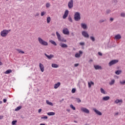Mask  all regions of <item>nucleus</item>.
<instances>
[{
	"label": "nucleus",
	"instance_id": "a211bd4d",
	"mask_svg": "<svg viewBox=\"0 0 125 125\" xmlns=\"http://www.w3.org/2000/svg\"><path fill=\"white\" fill-rule=\"evenodd\" d=\"M88 87L90 88L91 87V85H94V83L92 81H90L88 83Z\"/></svg>",
	"mask_w": 125,
	"mask_h": 125
},
{
	"label": "nucleus",
	"instance_id": "a18cd8bd",
	"mask_svg": "<svg viewBox=\"0 0 125 125\" xmlns=\"http://www.w3.org/2000/svg\"><path fill=\"white\" fill-rule=\"evenodd\" d=\"M72 93H75L76 92V89L73 88L71 91Z\"/></svg>",
	"mask_w": 125,
	"mask_h": 125
},
{
	"label": "nucleus",
	"instance_id": "4d7b16f0",
	"mask_svg": "<svg viewBox=\"0 0 125 125\" xmlns=\"http://www.w3.org/2000/svg\"><path fill=\"white\" fill-rule=\"evenodd\" d=\"M42 112V109H39L38 110V113H41Z\"/></svg>",
	"mask_w": 125,
	"mask_h": 125
},
{
	"label": "nucleus",
	"instance_id": "423d86ee",
	"mask_svg": "<svg viewBox=\"0 0 125 125\" xmlns=\"http://www.w3.org/2000/svg\"><path fill=\"white\" fill-rule=\"evenodd\" d=\"M80 26L81 27V28H82V29H83V30H87L88 29V27H87V24H86V23H81L80 24Z\"/></svg>",
	"mask_w": 125,
	"mask_h": 125
},
{
	"label": "nucleus",
	"instance_id": "680f3d73",
	"mask_svg": "<svg viewBox=\"0 0 125 125\" xmlns=\"http://www.w3.org/2000/svg\"><path fill=\"white\" fill-rule=\"evenodd\" d=\"M40 125H45V124H40Z\"/></svg>",
	"mask_w": 125,
	"mask_h": 125
},
{
	"label": "nucleus",
	"instance_id": "de8ad7c7",
	"mask_svg": "<svg viewBox=\"0 0 125 125\" xmlns=\"http://www.w3.org/2000/svg\"><path fill=\"white\" fill-rule=\"evenodd\" d=\"M46 13L45 12H42L41 13V16H43V15H45Z\"/></svg>",
	"mask_w": 125,
	"mask_h": 125
},
{
	"label": "nucleus",
	"instance_id": "c03bdc74",
	"mask_svg": "<svg viewBox=\"0 0 125 125\" xmlns=\"http://www.w3.org/2000/svg\"><path fill=\"white\" fill-rule=\"evenodd\" d=\"M50 6V3H47L46 4V7L48 8V7H49Z\"/></svg>",
	"mask_w": 125,
	"mask_h": 125
},
{
	"label": "nucleus",
	"instance_id": "412c9836",
	"mask_svg": "<svg viewBox=\"0 0 125 125\" xmlns=\"http://www.w3.org/2000/svg\"><path fill=\"white\" fill-rule=\"evenodd\" d=\"M100 90L101 93H102L103 94H107V92H106V91H105V90H104L103 88H101Z\"/></svg>",
	"mask_w": 125,
	"mask_h": 125
},
{
	"label": "nucleus",
	"instance_id": "8fccbe9b",
	"mask_svg": "<svg viewBox=\"0 0 125 125\" xmlns=\"http://www.w3.org/2000/svg\"><path fill=\"white\" fill-rule=\"evenodd\" d=\"M98 54H99V55H100V56H102V55H103V54H102V53L100 52H99L98 53Z\"/></svg>",
	"mask_w": 125,
	"mask_h": 125
},
{
	"label": "nucleus",
	"instance_id": "338daca9",
	"mask_svg": "<svg viewBox=\"0 0 125 125\" xmlns=\"http://www.w3.org/2000/svg\"><path fill=\"white\" fill-rule=\"evenodd\" d=\"M74 123H77V122H76V121H74Z\"/></svg>",
	"mask_w": 125,
	"mask_h": 125
},
{
	"label": "nucleus",
	"instance_id": "6e6d98bb",
	"mask_svg": "<svg viewBox=\"0 0 125 125\" xmlns=\"http://www.w3.org/2000/svg\"><path fill=\"white\" fill-rule=\"evenodd\" d=\"M79 20H81V15L79 13Z\"/></svg>",
	"mask_w": 125,
	"mask_h": 125
},
{
	"label": "nucleus",
	"instance_id": "f03ea898",
	"mask_svg": "<svg viewBox=\"0 0 125 125\" xmlns=\"http://www.w3.org/2000/svg\"><path fill=\"white\" fill-rule=\"evenodd\" d=\"M56 34L57 36L58 40L59 41V42H67L65 39L61 38V35H60V34H59L58 32H56Z\"/></svg>",
	"mask_w": 125,
	"mask_h": 125
},
{
	"label": "nucleus",
	"instance_id": "864d4df0",
	"mask_svg": "<svg viewBox=\"0 0 125 125\" xmlns=\"http://www.w3.org/2000/svg\"><path fill=\"white\" fill-rule=\"evenodd\" d=\"M75 67H78L79 66V63H76L74 64Z\"/></svg>",
	"mask_w": 125,
	"mask_h": 125
},
{
	"label": "nucleus",
	"instance_id": "cd10ccee",
	"mask_svg": "<svg viewBox=\"0 0 125 125\" xmlns=\"http://www.w3.org/2000/svg\"><path fill=\"white\" fill-rule=\"evenodd\" d=\"M115 83V80H112L110 82H109V85H113Z\"/></svg>",
	"mask_w": 125,
	"mask_h": 125
},
{
	"label": "nucleus",
	"instance_id": "9b49d317",
	"mask_svg": "<svg viewBox=\"0 0 125 125\" xmlns=\"http://www.w3.org/2000/svg\"><path fill=\"white\" fill-rule=\"evenodd\" d=\"M62 33L64 34V35H69L70 34V32H69V30H68V28H64L62 30Z\"/></svg>",
	"mask_w": 125,
	"mask_h": 125
},
{
	"label": "nucleus",
	"instance_id": "37998d69",
	"mask_svg": "<svg viewBox=\"0 0 125 125\" xmlns=\"http://www.w3.org/2000/svg\"><path fill=\"white\" fill-rule=\"evenodd\" d=\"M68 20L70 22H73V20H72V18L71 17H68Z\"/></svg>",
	"mask_w": 125,
	"mask_h": 125
},
{
	"label": "nucleus",
	"instance_id": "a878e982",
	"mask_svg": "<svg viewBox=\"0 0 125 125\" xmlns=\"http://www.w3.org/2000/svg\"><path fill=\"white\" fill-rule=\"evenodd\" d=\"M16 50H17V51H18L19 53H21L22 54H24V53H25V52L19 49H16Z\"/></svg>",
	"mask_w": 125,
	"mask_h": 125
},
{
	"label": "nucleus",
	"instance_id": "5fc2aeb1",
	"mask_svg": "<svg viewBox=\"0 0 125 125\" xmlns=\"http://www.w3.org/2000/svg\"><path fill=\"white\" fill-rule=\"evenodd\" d=\"M75 57H79V53L76 54H75Z\"/></svg>",
	"mask_w": 125,
	"mask_h": 125
},
{
	"label": "nucleus",
	"instance_id": "4be33fe9",
	"mask_svg": "<svg viewBox=\"0 0 125 125\" xmlns=\"http://www.w3.org/2000/svg\"><path fill=\"white\" fill-rule=\"evenodd\" d=\"M123 103V100H119L117 99L115 101L114 103H116V104H118V103Z\"/></svg>",
	"mask_w": 125,
	"mask_h": 125
},
{
	"label": "nucleus",
	"instance_id": "603ef678",
	"mask_svg": "<svg viewBox=\"0 0 125 125\" xmlns=\"http://www.w3.org/2000/svg\"><path fill=\"white\" fill-rule=\"evenodd\" d=\"M3 103H6L7 100H6V99H4L3 100Z\"/></svg>",
	"mask_w": 125,
	"mask_h": 125
},
{
	"label": "nucleus",
	"instance_id": "774afa93",
	"mask_svg": "<svg viewBox=\"0 0 125 125\" xmlns=\"http://www.w3.org/2000/svg\"><path fill=\"white\" fill-rule=\"evenodd\" d=\"M7 1L8 0H6Z\"/></svg>",
	"mask_w": 125,
	"mask_h": 125
},
{
	"label": "nucleus",
	"instance_id": "69168bd1",
	"mask_svg": "<svg viewBox=\"0 0 125 125\" xmlns=\"http://www.w3.org/2000/svg\"><path fill=\"white\" fill-rule=\"evenodd\" d=\"M82 49H84V47L83 46V47H82Z\"/></svg>",
	"mask_w": 125,
	"mask_h": 125
},
{
	"label": "nucleus",
	"instance_id": "0e129e2a",
	"mask_svg": "<svg viewBox=\"0 0 125 125\" xmlns=\"http://www.w3.org/2000/svg\"><path fill=\"white\" fill-rule=\"evenodd\" d=\"M82 102V101L80 99H79V102Z\"/></svg>",
	"mask_w": 125,
	"mask_h": 125
},
{
	"label": "nucleus",
	"instance_id": "49530a36",
	"mask_svg": "<svg viewBox=\"0 0 125 125\" xmlns=\"http://www.w3.org/2000/svg\"><path fill=\"white\" fill-rule=\"evenodd\" d=\"M16 123H17V121H13L12 122V125H14L15 124H16Z\"/></svg>",
	"mask_w": 125,
	"mask_h": 125
},
{
	"label": "nucleus",
	"instance_id": "7ed1b4c3",
	"mask_svg": "<svg viewBox=\"0 0 125 125\" xmlns=\"http://www.w3.org/2000/svg\"><path fill=\"white\" fill-rule=\"evenodd\" d=\"M38 42L40 43V44H42V45H48V43H47V42L44 41L40 37L38 38Z\"/></svg>",
	"mask_w": 125,
	"mask_h": 125
},
{
	"label": "nucleus",
	"instance_id": "dca6fc26",
	"mask_svg": "<svg viewBox=\"0 0 125 125\" xmlns=\"http://www.w3.org/2000/svg\"><path fill=\"white\" fill-rule=\"evenodd\" d=\"M60 45L62 47V48H67V47H68V45L67 44L63 43H61Z\"/></svg>",
	"mask_w": 125,
	"mask_h": 125
},
{
	"label": "nucleus",
	"instance_id": "f704fd0d",
	"mask_svg": "<svg viewBox=\"0 0 125 125\" xmlns=\"http://www.w3.org/2000/svg\"><path fill=\"white\" fill-rule=\"evenodd\" d=\"M51 21V19H50V17L47 18V23H50V21Z\"/></svg>",
	"mask_w": 125,
	"mask_h": 125
},
{
	"label": "nucleus",
	"instance_id": "aec40b11",
	"mask_svg": "<svg viewBox=\"0 0 125 125\" xmlns=\"http://www.w3.org/2000/svg\"><path fill=\"white\" fill-rule=\"evenodd\" d=\"M111 3L113 5H117V4L118 3V0H112Z\"/></svg>",
	"mask_w": 125,
	"mask_h": 125
},
{
	"label": "nucleus",
	"instance_id": "bf43d9fd",
	"mask_svg": "<svg viewBox=\"0 0 125 125\" xmlns=\"http://www.w3.org/2000/svg\"><path fill=\"white\" fill-rule=\"evenodd\" d=\"M93 61V60H90L89 61V63H91V62H92Z\"/></svg>",
	"mask_w": 125,
	"mask_h": 125
},
{
	"label": "nucleus",
	"instance_id": "f257e3e1",
	"mask_svg": "<svg viewBox=\"0 0 125 125\" xmlns=\"http://www.w3.org/2000/svg\"><path fill=\"white\" fill-rule=\"evenodd\" d=\"M10 31H11V30L9 29V30H3L2 31H1L0 33V36L1 37H6V36H7V35H8V33H9V32H10Z\"/></svg>",
	"mask_w": 125,
	"mask_h": 125
},
{
	"label": "nucleus",
	"instance_id": "1a4fd4ad",
	"mask_svg": "<svg viewBox=\"0 0 125 125\" xmlns=\"http://www.w3.org/2000/svg\"><path fill=\"white\" fill-rule=\"evenodd\" d=\"M81 111L83 112V113H85L86 114H89V110L86 108L82 107Z\"/></svg>",
	"mask_w": 125,
	"mask_h": 125
},
{
	"label": "nucleus",
	"instance_id": "e2e57ef3",
	"mask_svg": "<svg viewBox=\"0 0 125 125\" xmlns=\"http://www.w3.org/2000/svg\"><path fill=\"white\" fill-rule=\"evenodd\" d=\"M2 103V101H0V104H1Z\"/></svg>",
	"mask_w": 125,
	"mask_h": 125
},
{
	"label": "nucleus",
	"instance_id": "f8f14e48",
	"mask_svg": "<svg viewBox=\"0 0 125 125\" xmlns=\"http://www.w3.org/2000/svg\"><path fill=\"white\" fill-rule=\"evenodd\" d=\"M74 20L79 21V12H76L74 15Z\"/></svg>",
	"mask_w": 125,
	"mask_h": 125
},
{
	"label": "nucleus",
	"instance_id": "c85d7f7f",
	"mask_svg": "<svg viewBox=\"0 0 125 125\" xmlns=\"http://www.w3.org/2000/svg\"><path fill=\"white\" fill-rule=\"evenodd\" d=\"M122 70H118L115 71V74L116 75H120V74L122 73Z\"/></svg>",
	"mask_w": 125,
	"mask_h": 125
},
{
	"label": "nucleus",
	"instance_id": "72a5a7b5",
	"mask_svg": "<svg viewBox=\"0 0 125 125\" xmlns=\"http://www.w3.org/2000/svg\"><path fill=\"white\" fill-rule=\"evenodd\" d=\"M120 83L122 85H125V80H123V81H120Z\"/></svg>",
	"mask_w": 125,
	"mask_h": 125
},
{
	"label": "nucleus",
	"instance_id": "20e7f679",
	"mask_svg": "<svg viewBox=\"0 0 125 125\" xmlns=\"http://www.w3.org/2000/svg\"><path fill=\"white\" fill-rule=\"evenodd\" d=\"M118 62H119V60H112L108 63V65L109 66V67H111V66H112V65H115V64H117Z\"/></svg>",
	"mask_w": 125,
	"mask_h": 125
},
{
	"label": "nucleus",
	"instance_id": "4468645a",
	"mask_svg": "<svg viewBox=\"0 0 125 125\" xmlns=\"http://www.w3.org/2000/svg\"><path fill=\"white\" fill-rule=\"evenodd\" d=\"M121 39H122V36L120 35V34H117L114 37V40H121Z\"/></svg>",
	"mask_w": 125,
	"mask_h": 125
},
{
	"label": "nucleus",
	"instance_id": "a19ab883",
	"mask_svg": "<svg viewBox=\"0 0 125 125\" xmlns=\"http://www.w3.org/2000/svg\"><path fill=\"white\" fill-rule=\"evenodd\" d=\"M83 52H82V51H79V57H81V56H82V55L83 54Z\"/></svg>",
	"mask_w": 125,
	"mask_h": 125
},
{
	"label": "nucleus",
	"instance_id": "ddd939ff",
	"mask_svg": "<svg viewBox=\"0 0 125 125\" xmlns=\"http://www.w3.org/2000/svg\"><path fill=\"white\" fill-rule=\"evenodd\" d=\"M68 14H69V11L68 10H65L64 14L63 16V19H65L67 16H68Z\"/></svg>",
	"mask_w": 125,
	"mask_h": 125
},
{
	"label": "nucleus",
	"instance_id": "473e14b6",
	"mask_svg": "<svg viewBox=\"0 0 125 125\" xmlns=\"http://www.w3.org/2000/svg\"><path fill=\"white\" fill-rule=\"evenodd\" d=\"M90 39L92 41V42H95V38H94V37L90 36Z\"/></svg>",
	"mask_w": 125,
	"mask_h": 125
},
{
	"label": "nucleus",
	"instance_id": "e433bc0d",
	"mask_svg": "<svg viewBox=\"0 0 125 125\" xmlns=\"http://www.w3.org/2000/svg\"><path fill=\"white\" fill-rule=\"evenodd\" d=\"M106 14H109L111 13V10L110 9L106 10Z\"/></svg>",
	"mask_w": 125,
	"mask_h": 125
},
{
	"label": "nucleus",
	"instance_id": "6e6552de",
	"mask_svg": "<svg viewBox=\"0 0 125 125\" xmlns=\"http://www.w3.org/2000/svg\"><path fill=\"white\" fill-rule=\"evenodd\" d=\"M73 5H74V0H70V1H69L68 4V6L69 8H72Z\"/></svg>",
	"mask_w": 125,
	"mask_h": 125
},
{
	"label": "nucleus",
	"instance_id": "bb28decb",
	"mask_svg": "<svg viewBox=\"0 0 125 125\" xmlns=\"http://www.w3.org/2000/svg\"><path fill=\"white\" fill-rule=\"evenodd\" d=\"M10 73H12V70L11 69H8L4 72V74H10Z\"/></svg>",
	"mask_w": 125,
	"mask_h": 125
},
{
	"label": "nucleus",
	"instance_id": "2eb2a0df",
	"mask_svg": "<svg viewBox=\"0 0 125 125\" xmlns=\"http://www.w3.org/2000/svg\"><path fill=\"white\" fill-rule=\"evenodd\" d=\"M94 67L95 70H102V66L98 65H95Z\"/></svg>",
	"mask_w": 125,
	"mask_h": 125
},
{
	"label": "nucleus",
	"instance_id": "f3484780",
	"mask_svg": "<svg viewBox=\"0 0 125 125\" xmlns=\"http://www.w3.org/2000/svg\"><path fill=\"white\" fill-rule=\"evenodd\" d=\"M44 55L46 56V57H47V58H48V59H49L50 60V59H51V58H53V57H54V56L53 55H48L46 54H44Z\"/></svg>",
	"mask_w": 125,
	"mask_h": 125
},
{
	"label": "nucleus",
	"instance_id": "c9c22d12",
	"mask_svg": "<svg viewBox=\"0 0 125 125\" xmlns=\"http://www.w3.org/2000/svg\"><path fill=\"white\" fill-rule=\"evenodd\" d=\"M21 108H22V106H18L16 108L15 111H19V110H20V109H21Z\"/></svg>",
	"mask_w": 125,
	"mask_h": 125
},
{
	"label": "nucleus",
	"instance_id": "2f4dec72",
	"mask_svg": "<svg viewBox=\"0 0 125 125\" xmlns=\"http://www.w3.org/2000/svg\"><path fill=\"white\" fill-rule=\"evenodd\" d=\"M46 104L48 105H50V106H53V104L50 102H49V101L47 100L46 101Z\"/></svg>",
	"mask_w": 125,
	"mask_h": 125
},
{
	"label": "nucleus",
	"instance_id": "58836bf2",
	"mask_svg": "<svg viewBox=\"0 0 125 125\" xmlns=\"http://www.w3.org/2000/svg\"><path fill=\"white\" fill-rule=\"evenodd\" d=\"M70 108H71L72 110H76V107H75L73 104L70 105Z\"/></svg>",
	"mask_w": 125,
	"mask_h": 125
},
{
	"label": "nucleus",
	"instance_id": "ea45409f",
	"mask_svg": "<svg viewBox=\"0 0 125 125\" xmlns=\"http://www.w3.org/2000/svg\"><path fill=\"white\" fill-rule=\"evenodd\" d=\"M80 45H81L82 46H84L85 43H84V42H81L80 43Z\"/></svg>",
	"mask_w": 125,
	"mask_h": 125
},
{
	"label": "nucleus",
	"instance_id": "0eeeda50",
	"mask_svg": "<svg viewBox=\"0 0 125 125\" xmlns=\"http://www.w3.org/2000/svg\"><path fill=\"white\" fill-rule=\"evenodd\" d=\"M93 110L95 112V113H96V114L98 115V116H102V113L99 110L96 109V108H93Z\"/></svg>",
	"mask_w": 125,
	"mask_h": 125
},
{
	"label": "nucleus",
	"instance_id": "c756f323",
	"mask_svg": "<svg viewBox=\"0 0 125 125\" xmlns=\"http://www.w3.org/2000/svg\"><path fill=\"white\" fill-rule=\"evenodd\" d=\"M52 68H58L59 66H58V65H57V64L52 63Z\"/></svg>",
	"mask_w": 125,
	"mask_h": 125
},
{
	"label": "nucleus",
	"instance_id": "79ce46f5",
	"mask_svg": "<svg viewBox=\"0 0 125 125\" xmlns=\"http://www.w3.org/2000/svg\"><path fill=\"white\" fill-rule=\"evenodd\" d=\"M48 118V117H47V116H43L41 117V119H44V120H47Z\"/></svg>",
	"mask_w": 125,
	"mask_h": 125
},
{
	"label": "nucleus",
	"instance_id": "6ab92c4d",
	"mask_svg": "<svg viewBox=\"0 0 125 125\" xmlns=\"http://www.w3.org/2000/svg\"><path fill=\"white\" fill-rule=\"evenodd\" d=\"M110 99V97L105 96L103 98V101H108Z\"/></svg>",
	"mask_w": 125,
	"mask_h": 125
},
{
	"label": "nucleus",
	"instance_id": "13d9d810",
	"mask_svg": "<svg viewBox=\"0 0 125 125\" xmlns=\"http://www.w3.org/2000/svg\"><path fill=\"white\" fill-rule=\"evenodd\" d=\"M3 116H0V120H2V119H3Z\"/></svg>",
	"mask_w": 125,
	"mask_h": 125
},
{
	"label": "nucleus",
	"instance_id": "052dcab7",
	"mask_svg": "<svg viewBox=\"0 0 125 125\" xmlns=\"http://www.w3.org/2000/svg\"><path fill=\"white\" fill-rule=\"evenodd\" d=\"M2 65V62H1L0 61V65Z\"/></svg>",
	"mask_w": 125,
	"mask_h": 125
},
{
	"label": "nucleus",
	"instance_id": "9d476101",
	"mask_svg": "<svg viewBox=\"0 0 125 125\" xmlns=\"http://www.w3.org/2000/svg\"><path fill=\"white\" fill-rule=\"evenodd\" d=\"M39 67L41 72H42V73H43V72L44 71V66H43V64H42V63H40Z\"/></svg>",
	"mask_w": 125,
	"mask_h": 125
},
{
	"label": "nucleus",
	"instance_id": "b1692460",
	"mask_svg": "<svg viewBox=\"0 0 125 125\" xmlns=\"http://www.w3.org/2000/svg\"><path fill=\"white\" fill-rule=\"evenodd\" d=\"M60 83L58 82L57 83L55 84L54 85V88L56 89V88H58V87H59V86H60Z\"/></svg>",
	"mask_w": 125,
	"mask_h": 125
},
{
	"label": "nucleus",
	"instance_id": "7c9ffc66",
	"mask_svg": "<svg viewBox=\"0 0 125 125\" xmlns=\"http://www.w3.org/2000/svg\"><path fill=\"white\" fill-rule=\"evenodd\" d=\"M49 42H51V43H52V44H53L54 45H56V46L57 45V44L56 43V42L55 41H54L53 40H51Z\"/></svg>",
	"mask_w": 125,
	"mask_h": 125
},
{
	"label": "nucleus",
	"instance_id": "4c0bfd02",
	"mask_svg": "<svg viewBox=\"0 0 125 125\" xmlns=\"http://www.w3.org/2000/svg\"><path fill=\"white\" fill-rule=\"evenodd\" d=\"M121 17H125V13L122 12L120 14Z\"/></svg>",
	"mask_w": 125,
	"mask_h": 125
},
{
	"label": "nucleus",
	"instance_id": "39448f33",
	"mask_svg": "<svg viewBox=\"0 0 125 125\" xmlns=\"http://www.w3.org/2000/svg\"><path fill=\"white\" fill-rule=\"evenodd\" d=\"M82 35L84 38H86V39H88L89 38V35L86 31H83L82 32Z\"/></svg>",
	"mask_w": 125,
	"mask_h": 125
},
{
	"label": "nucleus",
	"instance_id": "09e8293b",
	"mask_svg": "<svg viewBox=\"0 0 125 125\" xmlns=\"http://www.w3.org/2000/svg\"><path fill=\"white\" fill-rule=\"evenodd\" d=\"M109 21H110V22H113V21H114V18H110Z\"/></svg>",
	"mask_w": 125,
	"mask_h": 125
},
{
	"label": "nucleus",
	"instance_id": "3c124183",
	"mask_svg": "<svg viewBox=\"0 0 125 125\" xmlns=\"http://www.w3.org/2000/svg\"><path fill=\"white\" fill-rule=\"evenodd\" d=\"M39 15H40V13H36V14L35 15V17H37V16H39Z\"/></svg>",
	"mask_w": 125,
	"mask_h": 125
},
{
	"label": "nucleus",
	"instance_id": "5701e85b",
	"mask_svg": "<svg viewBox=\"0 0 125 125\" xmlns=\"http://www.w3.org/2000/svg\"><path fill=\"white\" fill-rule=\"evenodd\" d=\"M106 21H107V20L106 19H101L99 21V23L100 24H101L102 23H104V22H106Z\"/></svg>",
	"mask_w": 125,
	"mask_h": 125
},
{
	"label": "nucleus",
	"instance_id": "393cba45",
	"mask_svg": "<svg viewBox=\"0 0 125 125\" xmlns=\"http://www.w3.org/2000/svg\"><path fill=\"white\" fill-rule=\"evenodd\" d=\"M47 115H48V116H54L55 115V112H48L47 113Z\"/></svg>",
	"mask_w": 125,
	"mask_h": 125
}]
</instances>
